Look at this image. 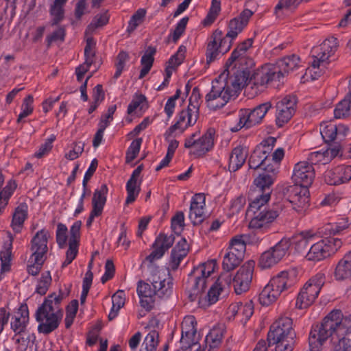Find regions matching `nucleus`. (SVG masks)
Masks as SVG:
<instances>
[{"label":"nucleus","mask_w":351,"mask_h":351,"mask_svg":"<svg viewBox=\"0 0 351 351\" xmlns=\"http://www.w3.org/2000/svg\"><path fill=\"white\" fill-rule=\"evenodd\" d=\"M223 72L212 82V87L206 95L207 106L213 110L223 108L231 99L236 98L240 90L246 84L247 78L244 68L237 73Z\"/></svg>","instance_id":"1"},{"label":"nucleus","mask_w":351,"mask_h":351,"mask_svg":"<svg viewBox=\"0 0 351 351\" xmlns=\"http://www.w3.org/2000/svg\"><path fill=\"white\" fill-rule=\"evenodd\" d=\"M351 333V316H343L339 310L332 311L320 324L312 326L308 337L311 351H321L326 340L331 337H340Z\"/></svg>","instance_id":"2"},{"label":"nucleus","mask_w":351,"mask_h":351,"mask_svg":"<svg viewBox=\"0 0 351 351\" xmlns=\"http://www.w3.org/2000/svg\"><path fill=\"white\" fill-rule=\"evenodd\" d=\"M147 279L149 283L139 281L136 291L141 306L146 311H150L157 298H167L173 289V281L168 269L152 266Z\"/></svg>","instance_id":"3"},{"label":"nucleus","mask_w":351,"mask_h":351,"mask_svg":"<svg viewBox=\"0 0 351 351\" xmlns=\"http://www.w3.org/2000/svg\"><path fill=\"white\" fill-rule=\"evenodd\" d=\"M300 66L301 60L297 55L285 56L276 64H265L257 69L251 76L248 84L251 85L256 92L261 91L269 82H280L286 74Z\"/></svg>","instance_id":"4"},{"label":"nucleus","mask_w":351,"mask_h":351,"mask_svg":"<svg viewBox=\"0 0 351 351\" xmlns=\"http://www.w3.org/2000/svg\"><path fill=\"white\" fill-rule=\"evenodd\" d=\"M62 299V293H53L48 295L37 309L36 318L39 323V332L49 334L58 327L63 316V312L59 308Z\"/></svg>","instance_id":"5"},{"label":"nucleus","mask_w":351,"mask_h":351,"mask_svg":"<svg viewBox=\"0 0 351 351\" xmlns=\"http://www.w3.org/2000/svg\"><path fill=\"white\" fill-rule=\"evenodd\" d=\"M217 267L215 260L207 261L195 267L189 278V294L191 301L198 300L203 295L208 278Z\"/></svg>","instance_id":"6"},{"label":"nucleus","mask_w":351,"mask_h":351,"mask_svg":"<svg viewBox=\"0 0 351 351\" xmlns=\"http://www.w3.org/2000/svg\"><path fill=\"white\" fill-rule=\"evenodd\" d=\"M215 138L214 128H209L203 134L197 131L186 138L184 147L189 149L190 154L195 157H202L213 148Z\"/></svg>","instance_id":"7"},{"label":"nucleus","mask_w":351,"mask_h":351,"mask_svg":"<svg viewBox=\"0 0 351 351\" xmlns=\"http://www.w3.org/2000/svg\"><path fill=\"white\" fill-rule=\"evenodd\" d=\"M245 238L244 235H237L230 241L228 247L225 250H222V267L226 273L237 267L243 260L246 247Z\"/></svg>","instance_id":"8"},{"label":"nucleus","mask_w":351,"mask_h":351,"mask_svg":"<svg viewBox=\"0 0 351 351\" xmlns=\"http://www.w3.org/2000/svg\"><path fill=\"white\" fill-rule=\"evenodd\" d=\"M272 105L265 102L255 107L253 110L241 109L238 114V123L230 128L233 132L240 130L243 127L250 128L260 123Z\"/></svg>","instance_id":"9"},{"label":"nucleus","mask_w":351,"mask_h":351,"mask_svg":"<svg viewBox=\"0 0 351 351\" xmlns=\"http://www.w3.org/2000/svg\"><path fill=\"white\" fill-rule=\"evenodd\" d=\"M324 275L319 273L311 278L304 285L296 300L297 308H306L314 302L324 284Z\"/></svg>","instance_id":"10"},{"label":"nucleus","mask_w":351,"mask_h":351,"mask_svg":"<svg viewBox=\"0 0 351 351\" xmlns=\"http://www.w3.org/2000/svg\"><path fill=\"white\" fill-rule=\"evenodd\" d=\"M232 42L228 36L223 35L221 30L214 31L208 41L206 53V62L210 64L227 53L231 48Z\"/></svg>","instance_id":"11"},{"label":"nucleus","mask_w":351,"mask_h":351,"mask_svg":"<svg viewBox=\"0 0 351 351\" xmlns=\"http://www.w3.org/2000/svg\"><path fill=\"white\" fill-rule=\"evenodd\" d=\"M342 244L338 238L328 237L313 244L306 258L308 261H320L335 253Z\"/></svg>","instance_id":"12"},{"label":"nucleus","mask_w":351,"mask_h":351,"mask_svg":"<svg viewBox=\"0 0 351 351\" xmlns=\"http://www.w3.org/2000/svg\"><path fill=\"white\" fill-rule=\"evenodd\" d=\"M290 247V241L287 238L282 239L274 247L262 254L259 260V266L263 269L273 267L288 254Z\"/></svg>","instance_id":"13"},{"label":"nucleus","mask_w":351,"mask_h":351,"mask_svg":"<svg viewBox=\"0 0 351 351\" xmlns=\"http://www.w3.org/2000/svg\"><path fill=\"white\" fill-rule=\"evenodd\" d=\"M232 282L229 273H223L217 280L210 287L209 290L199 298V304L202 308H206L219 300L220 295L226 291Z\"/></svg>","instance_id":"14"},{"label":"nucleus","mask_w":351,"mask_h":351,"mask_svg":"<svg viewBox=\"0 0 351 351\" xmlns=\"http://www.w3.org/2000/svg\"><path fill=\"white\" fill-rule=\"evenodd\" d=\"M275 143L276 139L273 137H269L256 147L248 161L250 169H262L265 170V168L268 165V162H270L269 153L272 149Z\"/></svg>","instance_id":"15"},{"label":"nucleus","mask_w":351,"mask_h":351,"mask_svg":"<svg viewBox=\"0 0 351 351\" xmlns=\"http://www.w3.org/2000/svg\"><path fill=\"white\" fill-rule=\"evenodd\" d=\"M338 46L337 40L334 37L326 39L320 45L313 48V67L326 66L329 58L337 50Z\"/></svg>","instance_id":"16"},{"label":"nucleus","mask_w":351,"mask_h":351,"mask_svg":"<svg viewBox=\"0 0 351 351\" xmlns=\"http://www.w3.org/2000/svg\"><path fill=\"white\" fill-rule=\"evenodd\" d=\"M197 322L195 318L192 316H186L182 322V337L180 343L182 349L187 351L191 346L199 343V335L197 332Z\"/></svg>","instance_id":"17"},{"label":"nucleus","mask_w":351,"mask_h":351,"mask_svg":"<svg viewBox=\"0 0 351 351\" xmlns=\"http://www.w3.org/2000/svg\"><path fill=\"white\" fill-rule=\"evenodd\" d=\"M289 337L294 339L295 332L292 329V321L289 317H282L276 321L270 328L268 339L270 342H279V341L288 339Z\"/></svg>","instance_id":"18"},{"label":"nucleus","mask_w":351,"mask_h":351,"mask_svg":"<svg viewBox=\"0 0 351 351\" xmlns=\"http://www.w3.org/2000/svg\"><path fill=\"white\" fill-rule=\"evenodd\" d=\"M254 265V261H247L237 272L232 280L233 287L237 294H241L249 289L252 279Z\"/></svg>","instance_id":"19"},{"label":"nucleus","mask_w":351,"mask_h":351,"mask_svg":"<svg viewBox=\"0 0 351 351\" xmlns=\"http://www.w3.org/2000/svg\"><path fill=\"white\" fill-rule=\"evenodd\" d=\"M296 99L294 96L288 95L280 99L276 105V121L279 127L287 123L295 110Z\"/></svg>","instance_id":"20"},{"label":"nucleus","mask_w":351,"mask_h":351,"mask_svg":"<svg viewBox=\"0 0 351 351\" xmlns=\"http://www.w3.org/2000/svg\"><path fill=\"white\" fill-rule=\"evenodd\" d=\"M291 178L295 185L308 187L315 178L314 168L308 161H300L293 167Z\"/></svg>","instance_id":"21"},{"label":"nucleus","mask_w":351,"mask_h":351,"mask_svg":"<svg viewBox=\"0 0 351 351\" xmlns=\"http://www.w3.org/2000/svg\"><path fill=\"white\" fill-rule=\"evenodd\" d=\"M289 201L298 213H304L309 206L308 187L293 185L290 188Z\"/></svg>","instance_id":"22"},{"label":"nucleus","mask_w":351,"mask_h":351,"mask_svg":"<svg viewBox=\"0 0 351 351\" xmlns=\"http://www.w3.org/2000/svg\"><path fill=\"white\" fill-rule=\"evenodd\" d=\"M252 40L247 39L238 46V47L232 51L230 57L227 60L226 66L228 67V69L232 70L237 66L240 67L244 63L252 65V61L250 59H247V51L252 47Z\"/></svg>","instance_id":"23"},{"label":"nucleus","mask_w":351,"mask_h":351,"mask_svg":"<svg viewBox=\"0 0 351 351\" xmlns=\"http://www.w3.org/2000/svg\"><path fill=\"white\" fill-rule=\"evenodd\" d=\"M175 237L173 235L160 234L152 244L153 251L146 257V261L149 263L161 258L173 244Z\"/></svg>","instance_id":"24"},{"label":"nucleus","mask_w":351,"mask_h":351,"mask_svg":"<svg viewBox=\"0 0 351 351\" xmlns=\"http://www.w3.org/2000/svg\"><path fill=\"white\" fill-rule=\"evenodd\" d=\"M81 225V221H77L71 227L69 237V249L66 253V259L62 263V267H65L71 263L77 254Z\"/></svg>","instance_id":"25"},{"label":"nucleus","mask_w":351,"mask_h":351,"mask_svg":"<svg viewBox=\"0 0 351 351\" xmlns=\"http://www.w3.org/2000/svg\"><path fill=\"white\" fill-rule=\"evenodd\" d=\"M320 134L326 143H330L335 140L337 136H345L347 135L348 128L344 125H337L333 121H323L319 127Z\"/></svg>","instance_id":"26"},{"label":"nucleus","mask_w":351,"mask_h":351,"mask_svg":"<svg viewBox=\"0 0 351 351\" xmlns=\"http://www.w3.org/2000/svg\"><path fill=\"white\" fill-rule=\"evenodd\" d=\"M253 14L254 12L249 9L243 10L237 17L234 18L230 21L228 30L226 36L232 41L235 39L247 25Z\"/></svg>","instance_id":"27"},{"label":"nucleus","mask_w":351,"mask_h":351,"mask_svg":"<svg viewBox=\"0 0 351 351\" xmlns=\"http://www.w3.org/2000/svg\"><path fill=\"white\" fill-rule=\"evenodd\" d=\"M50 237L49 232L42 229L36 232L31 241V251L32 257H40L45 259L48 250L47 243Z\"/></svg>","instance_id":"28"},{"label":"nucleus","mask_w":351,"mask_h":351,"mask_svg":"<svg viewBox=\"0 0 351 351\" xmlns=\"http://www.w3.org/2000/svg\"><path fill=\"white\" fill-rule=\"evenodd\" d=\"M206 197L204 193L195 194L191 199L189 219L196 225L200 223L205 215Z\"/></svg>","instance_id":"29"},{"label":"nucleus","mask_w":351,"mask_h":351,"mask_svg":"<svg viewBox=\"0 0 351 351\" xmlns=\"http://www.w3.org/2000/svg\"><path fill=\"white\" fill-rule=\"evenodd\" d=\"M254 313V305L252 301L245 303L236 302L231 304L227 310V315L229 319L238 317L241 321H247Z\"/></svg>","instance_id":"30"},{"label":"nucleus","mask_w":351,"mask_h":351,"mask_svg":"<svg viewBox=\"0 0 351 351\" xmlns=\"http://www.w3.org/2000/svg\"><path fill=\"white\" fill-rule=\"evenodd\" d=\"M142 171V167L138 166L132 172L130 178L126 183L127 197L126 204L133 203L138 197L141 191V180L139 177Z\"/></svg>","instance_id":"31"},{"label":"nucleus","mask_w":351,"mask_h":351,"mask_svg":"<svg viewBox=\"0 0 351 351\" xmlns=\"http://www.w3.org/2000/svg\"><path fill=\"white\" fill-rule=\"evenodd\" d=\"M254 215L255 216L250 222V226L254 229L265 230L276 219L278 216V212L274 209H264Z\"/></svg>","instance_id":"32"},{"label":"nucleus","mask_w":351,"mask_h":351,"mask_svg":"<svg viewBox=\"0 0 351 351\" xmlns=\"http://www.w3.org/2000/svg\"><path fill=\"white\" fill-rule=\"evenodd\" d=\"M189 250V246L186 239L180 238L171 251L169 263L171 269L175 270L178 267L180 262L187 255Z\"/></svg>","instance_id":"33"},{"label":"nucleus","mask_w":351,"mask_h":351,"mask_svg":"<svg viewBox=\"0 0 351 351\" xmlns=\"http://www.w3.org/2000/svg\"><path fill=\"white\" fill-rule=\"evenodd\" d=\"M295 280L293 275L283 271L274 276L268 282L269 285L280 295L293 287Z\"/></svg>","instance_id":"34"},{"label":"nucleus","mask_w":351,"mask_h":351,"mask_svg":"<svg viewBox=\"0 0 351 351\" xmlns=\"http://www.w3.org/2000/svg\"><path fill=\"white\" fill-rule=\"evenodd\" d=\"M248 154L247 149L241 145L234 147L228 158V169L230 171H236L245 163Z\"/></svg>","instance_id":"35"},{"label":"nucleus","mask_w":351,"mask_h":351,"mask_svg":"<svg viewBox=\"0 0 351 351\" xmlns=\"http://www.w3.org/2000/svg\"><path fill=\"white\" fill-rule=\"evenodd\" d=\"M334 278L337 281L351 279V250L337 263L335 268Z\"/></svg>","instance_id":"36"},{"label":"nucleus","mask_w":351,"mask_h":351,"mask_svg":"<svg viewBox=\"0 0 351 351\" xmlns=\"http://www.w3.org/2000/svg\"><path fill=\"white\" fill-rule=\"evenodd\" d=\"M225 332L226 328L223 324L216 325L210 329L205 338L208 351H213L221 346Z\"/></svg>","instance_id":"37"},{"label":"nucleus","mask_w":351,"mask_h":351,"mask_svg":"<svg viewBox=\"0 0 351 351\" xmlns=\"http://www.w3.org/2000/svg\"><path fill=\"white\" fill-rule=\"evenodd\" d=\"M108 191V187L104 184L95 190L92 199V217H99L101 215L106 202Z\"/></svg>","instance_id":"38"},{"label":"nucleus","mask_w":351,"mask_h":351,"mask_svg":"<svg viewBox=\"0 0 351 351\" xmlns=\"http://www.w3.org/2000/svg\"><path fill=\"white\" fill-rule=\"evenodd\" d=\"M338 154V150L335 148L322 149L311 152L308 156V162L312 166L316 164H327Z\"/></svg>","instance_id":"39"},{"label":"nucleus","mask_w":351,"mask_h":351,"mask_svg":"<svg viewBox=\"0 0 351 351\" xmlns=\"http://www.w3.org/2000/svg\"><path fill=\"white\" fill-rule=\"evenodd\" d=\"M29 321V311L26 306H21L15 313L11 322V328L16 334L23 332Z\"/></svg>","instance_id":"40"},{"label":"nucleus","mask_w":351,"mask_h":351,"mask_svg":"<svg viewBox=\"0 0 351 351\" xmlns=\"http://www.w3.org/2000/svg\"><path fill=\"white\" fill-rule=\"evenodd\" d=\"M8 240L4 244V251L0 253L1 260V271H0V280H1L5 274L8 273L10 270V261H11V250L12 248L13 236L10 232H8Z\"/></svg>","instance_id":"41"},{"label":"nucleus","mask_w":351,"mask_h":351,"mask_svg":"<svg viewBox=\"0 0 351 351\" xmlns=\"http://www.w3.org/2000/svg\"><path fill=\"white\" fill-rule=\"evenodd\" d=\"M4 183V176L0 171V214L8 204L9 199L16 189V183L13 180L8 181L5 186L2 189Z\"/></svg>","instance_id":"42"},{"label":"nucleus","mask_w":351,"mask_h":351,"mask_svg":"<svg viewBox=\"0 0 351 351\" xmlns=\"http://www.w3.org/2000/svg\"><path fill=\"white\" fill-rule=\"evenodd\" d=\"M28 207L25 203L19 204L12 214L11 228L16 233H19L23 228L25 219L27 218Z\"/></svg>","instance_id":"43"},{"label":"nucleus","mask_w":351,"mask_h":351,"mask_svg":"<svg viewBox=\"0 0 351 351\" xmlns=\"http://www.w3.org/2000/svg\"><path fill=\"white\" fill-rule=\"evenodd\" d=\"M316 234L312 230H306L293 235L291 239H289L295 250L300 252L304 250L309 241H313ZM288 239V238H287Z\"/></svg>","instance_id":"44"},{"label":"nucleus","mask_w":351,"mask_h":351,"mask_svg":"<svg viewBox=\"0 0 351 351\" xmlns=\"http://www.w3.org/2000/svg\"><path fill=\"white\" fill-rule=\"evenodd\" d=\"M198 114L190 111L189 109L182 110L178 115L176 124L178 126L180 131H184L189 126L195 124L197 120Z\"/></svg>","instance_id":"45"},{"label":"nucleus","mask_w":351,"mask_h":351,"mask_svg":"<svg viewBox=\"0 0 351 351\" xmlns=\"http://www.w3.org/2000/svg\"><path fill=\"white\" fill-rule=\"evenodd\" d=\"M148 107L146 97L141 94H136L130 104L127 112L128 114H134L145 111Z\"/></svg>","instance_id":"46"},{"label":"nucleus","mask_w":351,"mask_h":351,"mask_svg":"<svg viewBox=\"0 0 351 351\" xmlns=\"http://www.w3.org/2000/svg\"><path fill=\"white\" fill-rule=\"evenodd\" d=\"M280 295L278 292L276 291L269 284L267 283L261 292L258 300L261 305L269 306L274 303Z\"/></svg>","instance_id":"47"},{"label":"nucleus","mask_w":351,"mask_h":351,"mask_svg":"<svg viewBox=\"0 0 351 351\" xmlns=\"http://www.w3.org/2000/svg\"><path fill=\"white\" fill-rule=\"evenodd\" d=\"M335 118H344L351 114V95L348 93L343 99L338 103L334 110Z\"/></svg>","instance_id":"48"},{"label":"nucleus","mask_w":351,"mask_h":351,"mask_svg":"<svg viewBox=\"0 0 351 351\" xmlns=\"http://www.w3.org/2000/svg\"><path fill=\"white\" fill-rule=\"evenodd\" d=\"M112 306L108 315L110 320L115 318L119 310L124 306L125 304V293L122 290L117 291L112 297Z\"/></svg>","instance_id":"49"},{"label":"nucleus","mask_w":351,"mask_h":351,"mask_svg":"<svg viewBox=\"0 0 351 351\" xmlns=\"http://www.w3.org/2000/svg\"><path fill=\"white\" fill-rule=\"evenodd\" d=\"M265 172L259 174V176L255 178L254 183L261 191H270L269 187L274 183L275 173H269L266 170Z\"/></svg>","instance_id":"50"},{"label":"nucleus","mask_w":351,"mask_h":351,"mask_svg":"<svg viewBox=\"0 0 351 351\" xmlns=\"http://www.w3.org/2000/svg\"><path fill=\"white\" fill-rule=\"evenodd\" d=\"M284 155V150L282 148L276 149L271 156L269 154L270 162H268V165L265 168V170L269 173H276L278 169L279 162L283 158Z\"/></svg>","instance_id":"51"},{"label":"nucleus","mask_w":351,"mask_h":351,"mask_svg":"<svg viewBox=\"0 0 351 351\" xmlns=\"http://www.w3.org/2000/svg\"><path fill=\"white\" fill-rule=\"evenodd\" d=\"M270 199V191L258 194L250 203L248 212L256 214Z\"/></svg>","instance_id":"52"},{"label":"nucleus","mask_w":351,"mask_h":351,"mask_svg":"<svg viewBox=\"0 0 351 351\" xmlns=\"http://www.w3.org/2000/svg\"><path fill=\"white\" fill-rule=\"evenodd\" d=\"M108 21V16L107 14H97L93 19L90 24L88 26L86 34H91L96 28L101 27L106 25Z\"/></svg>","instance_id":"53"},{"label":"nucleus","mask_w":351,"mask_h":351,"mask_svg":"<svg viewBox=\"0 0 351 351\" xmlns=\"http://www.w3.org/2000/svg\"><path fill=\"white\" fill-rule=\"evenodd\" d=\"M33 101L34 99L31 95H29L24 99L21 106V112L19 114L17 119L18 123L21 122L23 118L27 117L32 113L34 109Z\"/></svg>","instance_id":"54"},{"label":"nucleus","mask_w":351,"mask_h":351,"mask_svg":"<svg viewBox=\"0 0 351 351\" xmlns=\"http://www.w3.org/2000/svg\"><path fill=\"white\" fill-rule=\"evenodd\" d=\"M158 344V334L153 330L148 333L145 338L143 346H145V351H156Z\"/></svg>","instance_id":"55"},{"label":"nucleus","mask_w":351,"mask_h":351,"mask_svg":"<svg viewBox=\"0 0 351 351\" xmlns=\"http://www.w3.org/2000/svg\"><path fill=\"white\" fill-rule=\"evenodd\" d=\"M142 138H138L134 140L128 149L126 154V162H131L133 161L139 153Z\"/></svg>","instance_id":"56"},{"label":"nucleus","mask_w":351,"mask_h":351,"mask_svg":"<svg viewBox=\"0 0 351 351\" xmlns=\"http://www.w3.org/2000/svg\"><path fill=\"white\" fill-rule=\"evenodd\" d=\"M201 95L199 90L197 88H194L192 90L191 95L189 97V104L188 109L193 113L199 114V108L200 104Z\"/></svg>","instance_id":"57"},{"label":"nucleus","mask_w":351,"mask_h":351,"mask_svg":"<svg viewBox=\"0 0 351 351\" xmlns=\"http://www.w3.org/2000/svg\"><path fill=\"white\" fill-rule=\"evenodd\" d=\"M84 144L82 142L74 143L71 145L68 152L64 154V157L70 160H73L80 157L84 152Z\"/></svg>","instance_id":"58"},{"label":"nucleus","mask_w":351,"mask_h":351,"mask_svg":"<svg viewBox=\"0 0 351 351\" xmlns=\"http://www.w3.org/2000/svg\"><path fill=\"white\" fill-rule=\"evenodd\" d=\"M129 60V55L125 51H121L117 56L116 62V71L114 75V78L117 79L121 75L124 70L126 63Z\"/></svg>","instance_id":"59"},{"label":"nucleus","mask_w":351,"mask_h":351,"mask_svg":"<svg viewBox=\"0 0 351 351\" xmlns=\"http://www.w3.org/2000/svg\"><path fill=\"white\" fill-rule=\"evenodd\" d=\"M51 282V277L49 271L42 274L36 287V292L40 295L46 293Z\"/></svg>","instance_id":"60"},{"label":"nucleus","mask_w":351,"mask_h":351,"mask_svg":"<svg viewBox=\"0 0 351 351\" xmlns=\"http://www.w3.org/2000/svg\"><path fill=\"white\" fill-rule=\"evenodd\" d=\"M338 173L337 167L326 170L324 174V181L330 185L341 184V180L339 175L337 174Z\"/></svg>","instance_id":"61"},{"label":"nucleus","mask_w":351,"mask_h":351,"mask_svg":"<svg viewBox=\"0 0 351 351\" xmlns=\"http://www.w3.org/2000/svg\"><path fill=\"white\" fill-rule=\"evenodd\" d=\"M186 52V47L184 45L180 46L177 52L169 59L168 62L169 66L175 68L180 65L185 58Z\"/></svg>","instance_id":"62"},{"label":"nucleus","mask_w":351,"mask_h":351,"mask_svg":"<svg viewBox=\"0 0 351 351\" xmlns=\"http://www.w3.org/2000/svg\"><path fill=\"white\" fill-rule=\"evenodd\" d=\"M246 199L243 195H239L233 199L229 205L230 215H234L239 213L244 207Z\"/></svg>","instance_id":"63"},{"label":"nucleus","mask_w":351,"mask_h":351,"mask_svg":"<svg viewBox=\"0 0 351 351\" xmlns=\"http://www.w3.org/2000/svg\"><path fill=\"white\" fill-rule=\"evenodd\" d=\"M339 340L332 344L330 351H351V339L341 336Z\"/></svg>","instance_id":"64"}]
</instances>
